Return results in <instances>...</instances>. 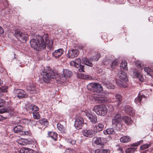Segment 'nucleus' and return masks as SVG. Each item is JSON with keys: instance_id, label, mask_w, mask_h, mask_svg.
<instances>
[{"instance_id": "1", "label": "nucleus", "mask_w": 153, "mask_h": 153, "mask_svg": "<svg viewBox=\"0 0 153 153\" xmlns=\"http://www.w3.org/2000/svg\"><path fill=\"white\" fill-rule=\"evenodd\" d=\"M63 73L64 76L59 75L51 70L50 67H48L45 68L41 73L42 77L41 81L43 82L47 83L52 79L55 78L56 80L63 82L67 78L71 77L73 74L70 71L67 69H63Z\"/></svg>"}, {"instance_id": "2", "label": "nucleus", "mask_w": 153, "mask_h": 153, "mask_svg": "<svg viewBox=\"0 0 153 153\" xmlns=\"http://www.w3.org/2000/svg\"><path fill=\"white\" fill-rule=\"evenodd\" d=\"M36 38L39 45L36 39H32L30 41V43L32 48L38 51H40L41 49H45L46 45L42 36L40 35H38L36 36Z\"/></svg>"}, {"instance_id": "3", "label": "nucleus", "mask_w": 153, "mask_h": 153, "mask_svg": "<svg viewBox=\"0 0 153 153\" xmlns=\"http://www.w3.org/2000/svg\"><path fill=\"white\" fill-rule=\"evenodd\" d=\"M121 117L120 114L117 113L114 114L112 120L113 126L117 130H120L122 128L123 124Z\"/></svg>"}, {"instance_id": "4", "label": "nucleus", "mask_w": 153, "mask_h": 153, "mask_svg": "<svg viewBox=\"0 0 153 153\" xmlns=\"http://www.w3.org/2000/svg\"><path fill=\"white\" fill-rule=\"evenodd\" d=\"M117 76L120 79L116 82L117 85L119 87H126L128 79L126 72L121 71H119L118 72Z\"/></svg>"}, {"instance_id": "5", "label": "nucleus", "mask_w": 153, "mask_h": 153, "mask_svg": "<svg viewBox=\"0 0 153 153\" xmlns=\"http://www.w3.org/2000/svg\"><path fill=\"white\" fill-rule=\"evenodd\" d=\"M93 110L97 115L102 116H104L107 111L106 107L103 105H95Z\"/></svg>"}, {"instance_id": "6", "label": "nucleus", "mask_w": 153, "mask_h": 153, "mask_svg": "<svg viewBox=\"0 0 153 153\" xmlns=\"http://www.w3.org/2000/svg\"><path fill=\"white\" fill-rule=\"evenodd\" d=\"M88 89H92L94 92L99 93L103 90L102 87L98 83H91L87 85Z\"/></svg>"}, {"instance_id": "7", "label": "nucleus", "mask_w": 153, "mask_h": 153, "mask_svg": "<svg viewBox=\"0 0 153 153\" xmlns=\"http://www.w3.org/2000/svg\"><path fill=\"white\" fill-rule=\"evenodd\" d=\"M80 59H76L75 61H71L70 64L72 66H74L78 68V71L80 72H84V65H82L80 63Z\"/></svg>"}, {"instance_id": "8", "label": "nucleus", "mask_w": 153, "mask_h": 153, "mask_svg": "<svg viewBox=\"0 0 153 153\" xmlns=\"http://www.w3.org/2000/svg\"><path fill=\"white\" fill-rule=\"evenodd\" d=\"M95 101L98 103H109L111 102V99L106 97L105 95L98 96L94 98Z\"/></svg>"}, {"instance_id": "9", "label": "nucleus", "mask_w": 153, "mask_h": 153, "mask_svg": "<svg viewBox=\"0 0 153 153\" xmlns=\"http://www.w3.org/2000/svg\"><path fill=\"white\" fill-rule=\"evenodd\" d=\"M82 133L83 135L88 137H91L95 135V132L93 128L90 129H86L82 131Z\"/></svg>"}, {"instance_id": "10", "label": "nucleus", "mask_w": 153, "mask_h": 153, "mask_svg": "<svg viewBox=\"0 0 153 153\" xmlns=\"http://www.w3.org/2000/svg\"><path fill=\"white\" fill-rule=\"evenodd\" d=\"M85 115L92 123L94 124L97 122V119L96 115L93 114L91 111H88L86 112L85 113Z\"/></svg>"}, {"instance_id": "11", "label": "nucleus", "mask_w": 153, "mask_h": 153, "mask_svg": "<svg viewBox=\"0 0 153 153\" xmlns=\"http://www.w3.org/2000/svg\"><path fill=\"white\" fill-rule=\"evenodd\" d=\"M79 53V51L78 50L72 49L68 51L66 56L69 58H74L77 57Z\"/></svg>"}, {"instance_id": "12", "label": "nucleus", "mask_w": 153, "mask_h": 153, "mask_svg": "<svg viewBox=\"0 0 153 153\" xmlns=\"http://www.w3.org/2000/svg\"><path fill=\"white\" fill-rule=\"evenodd\" d=\"M15 93L17 97L19 99L27 98L28 95L25 91L22 90L17 89L15 90Z\"/></svg>"}, {"instance_id": "13", "label": "nucleus", "mask_w": 153, "mask_h": 153, "mask_svg": "<svg viewBox=\"0 0 153 153\" xmlns=\"http://www.w3.org/2000/svg\"><path fill=\"white\" fill-rule=\"evenodd\" d=\"M84 120L82 117H79L76 119L75 122L74 126L78 129L82 128L84 124Z\"/></svg>"}, {"instance_id": "14", "label": "nucleus", "mask_w": 153, "mask_h": 153, "mask_svg": "<svg viewBox=\"0 0 153 153\" xmlns=\"http://www.w3.org/2000/svg\"><path fill=\"white\" fill-rule=\"evenodd\" d=\"M112 98L113 100H111V102H115L117 103V105H119L121 103L122 98L121 96L119 94H115L111 97Z\"/></svg>"}, {"instance_id": "15", "label": "nucleus", "mask_w": 153, "mask_h": 153, "mask_svg": "<svg viewBox=\"0 0 153 153\" xmlns=\"http://www.w3.org/2000/svg\"><path fill=\"white\" fill-rule=\"evenodd\" d=\"M109 80H110V78L107 79L106 78L103 80L102 82L107 88L111 89H114V86L113 83L110 82Z\"/></svg>"}, {"instance_id": "16", "label": "nucleus", "mask_w": 153, "mask_h": 153, "mask_svg": "<svg viewBox=\"0 0 153 153\" xmlns=\"http://www.w3.org/2000/svg\"><path fill=\"white\" fill-rule=\"evenodd\" d=\"M48 36L47 34H46L43 36H42V37L44 39H45V45H47V47L49 49H51V48L53 44V42L52 40L49 39H48V37H47Z\"/></svg>"}, {"instance_id": "17", "label": "nucleus", "mask_w": 153, "mask_h": 153, "mask_svg": "<svg viewBox=\"0 0 153 153\" xmlns=\"http://www.w3.org/2000/svg\"><path fill=\"white\" fill-rule=\"evenodd\" d=\"M27 90L31 94L36 93L35 85L33 83H30L29 85L26 87Z\"/></svg>"}, {"instance_id": "18", "label": "nucleus", "mask_w": 153, "mask_h": 153, "mask_svg": "<svg viewBox=\"0 0 153 153\" xmlns=\"http://www.w3.org/2000/svg\"><path fill=\"white\" fill-rule=\"evenodd\" d=\"M64 51L63 49H59L55 50L52 53L53 56L56 58H58L63 53Z\"/></svg>"}, {"instance_id": "19", "label": "nucleus", "mask_w": 153, "mask_h": 153, "mask_svg": "<svg viewBox=\"0 0 153 153\" xmlns=\"http://www.w3.org/2000/svg\"><path fill=\"white\" fill-rule=\"evenodd\" d=\"M104 127V125L101 123H99L97 125H95L93 128L95 131V133L99 132L102 131Z\"/></svg>"}, {"instance_id": "20", "label": "nucleus", "mask_w": 153, "mask_h": 153, "mask_svg": "<svg viewBox=\"0 0 153 153\" xmlns=\"http://www.w3.org/2000/svg\"><path fill=\"white\" fill-rule=\"evenodd\" d=\"M133 77L135 78H138L141 82L143 81V77L137 71H134L133 72Z\"/></svg>"}, {"instance_id": "21", "label": "nucleus", "mask_w": 153, "mask_h": 153, "mask_svg": "<svg viewBox=\"0 0 153 153\" xmlns=\"http://www.w3.org/2000/svg\"><path fill=\"white\" fill-rule=\"evenodd\" d=\"M14 131L15 133H20L21 134V132L23 130V127L20 125H18L17 126H14L13 128Z\"/></svg>"}, {"instance_id": "22", "label": "nucleus", "mask_w": 153, "mask_h": 153, "mask_svg": "<svg viewBox=\"0 0 153 153\" xmlns=\"http://www.w3.org/2000/svg\"><path fill=\"white\" fill-rule=\"evenodd\" d=\"M34 151L29 148L23 147L20 150V153H34Z\"/></svg>"}, {"instance_id": "23", "label": "nucleus", "mask_w": 153, "mask_h": 153, "mask_svg": "<svg viewBox=\"0 0 153 153\" xmlns=\"http://www.w3.org/2000/svg\"><path fill=\"white\" fill-rule=\"evenodd\" d=\"M103 133L105 135L114 134L115 133V132L113 128H109L104 130Z\"/></svg>"}, {"instance_id": "24", "label": "nucleus", "mask_w": 153, "mask_h": 153, "mask_svg": "<svg viewBox=\"0 0 153 153\" xmlns=\"http://www.w3.org/2000/svg\"><path fill=\"white\" fill-rule=\"evenodd\" d=\"M24 34L22 32H21L19 30H15L14 35L18 40H22L21 39L20 37Z\"/></svg>"}, {"instance_id": "25", "label": "nucleus", "mask_w": 153, "mask_h": 153, "mask_svg": "<svg viewBox=\"0 0 153 153\" xmlns=\"http://www.w3.org/2000/svg\"><path fill=\"white\" fill-rule=\"evenodd\" d=\"M82 63L90 67H92L93 65L87 58H84L82 59Z\"/></svg>"}, {"instance_id": "26", "label": "nucleus", "mask_w": 153, "mask_h": 153, "mask_svg": "<svg viewBox=\"0 0 153 153\" xmlns=\"http://www.w3.org/2000/svg\"><path fill=\"white\" fill-rule=\"evenodd\" d=\"M122 120L126 124L128 125H130L131 123L132 120L130 117L124 116L123 117Z\"/></svg>"}, {"instance_id": "27", "label": "nucleus", "mask_w": 153, "mask_h": 153, "mask_svg": "<svg viewBox=\"0 0 153 153\" xmlns=\"http://www.w3.org/2000/svg\"><path fill=\"white\" fill-rule=\"evenodd\" d=\"M127 63L126 61L125 60L121 62L120 65V68L121 69H123L125 71H126L128 70Z\"/></svg>"}, {"instance_id": "28", "label": "nucleus", "mask_w": 153, "mask_h": 153, "mask_svg": "<svg viewBox=\"0 0 153 153\" xmlns=\"http://www.w3.org/2000/svg\"><path fill=\"white\" fill-rule=\"evenodd\" d=\"M48 135L49 137H51L54 140H57V134L56 133L52 131L49 132L48 133Z\"/></svg>"}, {"instance_id": "29", "label": "nucleus", "mask_w": 153, "mask_h": 153, "mask_svg": "<svg viewBox=\"0 0 153 153\" xmlns=\"http://www.w3.org/2000/svg\"><path fill=\"white\" fill-rule=\"evenodd\" d=\"M120 140L122 143H125L129 142L131 139L128 136H124L120 138Z\"/></svg>"}, {"instance_id": "30", "label": "nucleus", "mask_w": 153, "mask_h": 153, "mask_svg": "<svg viewBox=\"0 0 153 153\" xmlns=\"http://www.w3.org/2000/svg\"><path fill=\"white\" fill-rule=\"evenodd\" d=\"M100 56V53H97L93 56L91 57L90 58V59L92 61H98Z\"/></svg>"}, {"instance_id": "31", "label": "nucleus", "mask_w": 153, "mask_h": 153, "mask_svg": "<svg viewBox=\"0 0 153 153\" xmlns=\"http://www.w3.org/2000/svg\"><path fill=\"white\" fill-rule=\"evenodd\" d=\"M20 38L21 39H22V40H19L21 42L25 43V42L27 41V40L28 38V35L24 33L23 35H22L21 37H20Z\"/></svg>"}, {"instance_id": "32", "label": "nucleus", "mask_w": 153, "mask_h": 153, "mask_svg": "<svg viewBox=\"0 0 153 153\" xmlns=\"http://www.w3.org/2000/svg\"><path fill=\"white\" fill-rule=\"evenodd\" d=\"M7 86H4L0 87V95H3L4 92H7Z\"/></svg>"}, {"instance_id": "33", "label": "nucleus", "mask_w": 153, "mask_h": 153, "mask_svg": "<svg viewBox=\"0 0 153 153\" xmlns=\"http://www.w3.org/2000/svg\"><path fill=\"white\" fill-rule=\"evenodd\" d=\"M145 71L148 74L152 76L153 73L152 70L149 67H145L144 69Z\"/></svg>"}, {"instance_id": "34", "label": "nucleus", "mask_w": 153, "mask_h": 153, "mask_svg": "<svg viewBox=\"0 0 153 153\" xmlns=\"http://www.w3.org/2000/svg\"><path fill=\"white\" fill-rule=\"evenodd\" d=\"M115 149L119 153H123V150L122 147L118 144L116 146Z\"/></svg>"}, {"instance_id": "35", "label": "nucleus", "mask_w": 153, "mask_h": 153, "mask_svg": "<svg viewBox=\"0 0 153 153\" xmlns=\"http://www.w3.org/2000/svg\"><path fill=\"white\" fill-rule=\"evenodd\" d=\"M93 139L95 143L97 145H99L101 143V140L100 137H94Z\"/></svg>"}, {"instance_id": "36", "label": "nucleus", "mask_w": 153, "mask_h": 153, "mask_svg": "<svg viewBox=\"0 0 153 153\" xmlns=\"http://www.w3.org/2000/svg\"><path fill=\"white\" fill-rule=\"evenodd\" d=\"M117 62L116 60H114L112 63L110 65V70H113L116 67Z\"/></svg>"}, {"instance_id": "37", "label": "nucleus", "mask_w": 153, "mask_h": 153, "mask_svg": "<svg viewBox=\"0 0 153 153\" xmlns=\"http://www.w3.org/2000/svg\"><path fill=\"white\" fill-rule=\"evenodd\" d=\"M33 117L34 119H38L40 118V115L38 112H33Z\"/></svg>"}, {"instance_id": "38", "label": "nucleus", "mask_w": 153, "mask_h": 153, "mask_svg": "<svg viewBox=\"0 0 153 153\" xmlns=\"http://www.w3.org/2000/svg\"><path fill=\"white\" fill-rule=\"evenodd\" d=\"M66 140L68 143L72 145L75 144L76 143L75 140L71 139H66Z\"/></svg>"}, {"instance_id": "39", "label": "nucleus", "mask_w": 153, "mask_h": 153, "mask_svg": "<svg viewBox=\"0 0 153 153\" xmlns=\"http://www.w3.org/2000/svg\"><path fill=\"white\" fill-rule=\"evenodd\" d=\"M138 94L142 98L143 97H147L148 95L146 94V91H141Z\"/></svg>"}, {"instance_id": "40", "label": "nucleus", "mask_w": 153, "mask_h": 153, "mask_svg": "<svg viewBox=\"0 0 153 153\" xmlns=\"http://www.w3.org/2000/svg\"><path fill=\"white\" fill-rule=\"evenodd\" d=\"M142 98L138 95V96L134 100L135 102L137 104H138L139 103H140L141 101Z\"/></svg>"}, {"instance_id": "41", "label": "nucleus", "mask_w": 153, "mask_h": 153, "mask_svg": "<svg viewBox=\"0 0 153 153\" xmlns=\"http://www.w3.org/2000/svg\"><path fill=\"white\" fill-rule=\"evenodd\" d=\"M149 144H145L141 146H140V148L141 150H144L148 148L149 147Z\"/></svg>"}, {"instance_id": "42", "label": "nucleus", "mask_w": 153, "mask_h": 153, "mask_svg": "<svg viewBox=\"0 0 153 153\" xmlns=\"http://www.w3.org/2000/svg\"><path fill=\"white\" fill-rule=\"evenodd\" d=\"M143 142V140H141L140 141L137 142V143H133L131 145V146L133 147L137 146H138V145H140Z\"/></svg>"}, {"instance_id": "43", "label": "nucleus", "mask_w": 153, "mask_h": 153, "mask_svg": "<svg viewBox=\"0 0 153 153\" xmlns=\"http://www.w3.org/2000/svg\"><path fill=\"white\" fill-rule=\"evenodd\" d=\"M57 126L58 129L59 130H62L64 128V126L59 123H58Z\"/></svg>"}, {"instance_id": "44", "label": "nucleus", "mask_w": 153, "mask_h": 153, "mask_svg": "<svg viewBox=\"0 0 153 153\" xmlns=\"http://www.w3.org/2000/svg\"><path fill=\"white\" fill-rule=\"evenodd\" d=\"M30 132L29 131H24L23 130L22 131V132H21V135H30Z\"/></svg>"}, {"instance_id": "45", "label": "nucleus", "mask_w": 153, "mask_h": 153, "mask_svg": "<svg viewBox=\"0 0 153 153\" xmlns=\"http://www.w3.org/2000/svg\"><path fill=\"white\" fill-rule=\"evenodd\" d=\"M134 150L135 148H133V147H130V148L127 149L126 150V153H129L132 151H134Z\"/></svg>"}, {"instance_id": "46", "label": "nucleus", "mask_w": 153, "mask_h": 153, "mask_svg": "<svg viewBox=\"0 0 153 153\" xmlns=\"http://www.w3.org/2000/svg\"><path fill=\"white\" fill-rule=\"evenodd\" d=\"M31 110L34 111L33 112H36V111H38L39 108L36 105H33V106L31 108Z\"/></svg>"}, {"instance_id": "47", "label": "nucleus", "mask_w": 153, "mask_h": 153, "mask_svg": "<svg viewBox=\"0 0 153 153\" xmlns=\"http://www.w3.org/2000/svg\"><path fill=\"white\" fill-rule=\"evenodd\" d=\"M110 151L108 149H101V153H109Z\"/></svg>"}, {"instance_id": "48", "label": "nucleus", "mask_w": 153, "mask_h": 153, "mask_svg": "<svg viewBox=\"0 0 153 153\" xmlns=\"http://www.w3.org/2000/svg\"><path fill=\"white\" fill-rule=\"evenodd\" d=\"M77 76L78 78H84V74H82L77 73Z\"/></svg>"}, {"instance_id": "49", "label": "nucleus", "mask_w": 153, "mask_h": 153, "mask_svg": "<svg viewBox=\"0 0 153 153\" xmlns=\"http://www.w3.org/2000/svg\"><path fill=\"white\" fill-rule=\"evenodd\" d=\"M4 102L5 101L4 100L0 98V108L4 106V105L3 104Z\"/></svg>"}, {"instance_id": "50", "label": "nucleus", "mask_w": 153, "mask_h": 153, "mask_svg": "<svg viewBox=\"0 0 153 153\" xmlns=\"http://www.w3.org/2000/svg\"><path fill=\"white\" fill-rule=\"evenodd\" d=\"M85 79H87L91 80L92 79V77L88 75H86L85 76Z\"/></svg>"}, {"instance_id": "51", "label": "nucleus", "mask_w": 153, "mask_h": 153, "mask_svg": "<svg viewBox=\"0 0 153 153\" xmlns=\"http://www.w3.org/2000/svg\"><path fill=\"white\" fill-rule=\"evenodd\" d=\"M136 64H137V65H138V68H140H140H141V62H140V61H137L136 62Z\"/></svg>"}, {"instance_id": "52", "label": "nucleus", "mask_w": 153, "mask_h": 153, "mask_svg": "<svg viewBox=\"0 0 153 153\" xmlns=\"http://www.w3.org/2000/svg\"><path fill=\"white\" fill-rule=\"evenodd\" d=\"M4 32V30L3 28L0 26V34H2Z\"/></svg>"}, {"instance_id": "53", "label": "nucleus", "mask_w": 153, "mask_h": 153, "mask_svg": "<svg viewBox=\"0 0 153 153\" xmlns=\"http://www.w3.org/2000/svg\"><path fill=\"white\" fill-rule=\"evenodd\" d=\"M95 153H101V149H98L96 150Z\"/></svg>"}, {"instance_id": "54", "label": "nucleus", "mask_w": 153, "mask_h": 153, "mask_svg": "<svg viewBox=\"0 0 153 153\" xmlns=\"http://www.w3.org/2000/svg\"><path fill=\"white\" fill-rule=\"evenodd\" d=\"M149 20L150 22H152L153 20L152 16H151L149 17Z\"/></svg>"}, {"instance_id": "55", "label": "nucleus", "mask_w": 153, "mask_h": 153, "mask_svg": "<svg viewBox=\"0 0 153 153\" xmlns=\"http://www.w3.org/2000/svg\"><path fill=\"white\" fill-rule=\"evenodd\" d=\"M3 83V81L0 79V85H1Z\"/></svg>"}, {"instance_id": "56", "label": "nucleus", "mask_w": 153, "mask_h": 153, "mask_svg": "<svg viewBox=\"0 0 153 153\" xmlns=\"http://www.w3.org/2000/svg\"><path fill=\"white\" fill-rule=\"evenodd\" d=\"M3 71V68H2L0 67V73L2 72Z\"/></svg>"}, {"instance_id": "57", "label": "nucleus", "mask_w": 153, "mask_h": 153, "mask_svg": "<svg viewBox=\"0 0 153 153\" xmlns=\"http://www.w3.org/2000/svg\"><path fill=\"white\" fill-rule=\"evenodd\" d=\"M44 120V122H45L47 123L48 122V121L47 120Z\"/></svg>"}, {"instance_id": "58", "label": "nucleus", "mask_w": 153, "mask_h": 153, "mask_svg": "<svg viewBox=\"0 0 153 153\" xmlns=\"http://www.w3.org/2000/svg\"><path fill=\"white\" fill-rule=\"evenodd\" d=\"M131 108L130 107V108L131 109Z\"/></svg>"}]
</instances>
